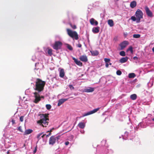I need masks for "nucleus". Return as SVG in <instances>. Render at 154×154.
<instances>
[{"instance_id":"680f3d73","label":"nucleus","mask_w":154,"mask_h":154,"mask_svg":"<svg viewBox=\"0 0 154 154\" xmlns=\"http://www.w3.org/2000/svg\"><path fill=\"white\" fill-rule=\"evenodd\" d=\"M25 144H23V146L22 147H21L20 148H24V149H25L26 147H25Z\"/></svg>"},{"instance_id":"774afa93","label":"nucleus","mask_w":154,"mask_h":154,"mask_svg":"<svg viewBox=\"0 0 154 154\" xmlns=\"http://www.w3.org/2000/svg\"><path fill=\"white\" fill-rule=\"evenodd\" d=\"M152 120L154 122V118L152 119Z\"/></svg>"},{"instance_id":"a211bd4d","label":"nucleus","mask_w":154,"mask_h":154,"mask_svg":"<svg viewBox=\"0 0 154 154\" xmlns=\"http://www.w3.org/2000/svg\"><path fill=\"white\" fill-rule=\"evenodd\" d=\"M91 24L93 26H97L98 24V22L96 20H90Z\"/></svg>"},{"instance_id":"1a4fd4ad","label":"nucleus","mask_w":154,"mask_h":154,"mask_svg":"<svg viewBox=\"0 0 154 154\" xmlns=\"http://www.w3.org/2000/svg\"><path fill=\"white\" fill-rule=\"evenodd\" d=\"M145 9L146 13L147 16L149 17H152L153 16L152 12L149 10V8L146 6L145 8Z\"/></svg>"},{"instance_id":"2eb2a0df","label":"nucleus","mask_w":154,"mask_h":154,"mask_svg":"<svg viewBox=\"0 0 154 154\" xmlns=\"http://www.w3.org/2000/svg\"><path fill=\"white\" fill-rule=\"evenodd\" d=\"M100 28L98 26L94 27L92 28V31L94 33H97L100 31Z\"/></svg>"},{"instance_id":"49530a36","label":"nucleus","mask_w":154,"mask_h":154,"mask_svg":"<svg viewBox=\"0 0 154 154\" xmlns=\"http://www.w3.org/2000/svg\"><path fill=\"white\" fill-rule=\"evenodd\" d=\"M36 59V57L35 56H32V60L33 61H35Z\"/></svg>"},{"instance_id":"bf43d9fd","label":"nucleus","mask_w":154,"mask_h":154,"mask_svg":"<svg viewBox=\"0 0 154 154\" xmlns=\"http://www.w3.org/2000/svg\"><path fill=\"white\" fill-rule=\"evenodd\" d=\"M109 65V64L108 63H106L105 66L106 68H108V67Z\"/></svg>"},{"instance_id":"9d476101","label":"nucleus","mask_w":154,"mask_h":154,"mask_svg":"<svg viewBox=\"0 0 154 154\" xmlns=\"http://www.w3.org/2000/svg\"><path fill=\"white\" fill-rule=\"evenodd\" d=\"M129 44L128 42L127 41H124L120 44V46L121 47V49L122 50L125 48L127 45Z\"/></svg>"},{"instance_id":"a878e982","label":"nucleus","mask_w":154,"mask_h":154,"mask_svg":"<svg viewBox=\"0 0 154 154\" xmlns=\"http://www.w3.org/2000/svg\"><path fill=\"white\" fill-rule=\"evenodd\" d=\"M128 133L127 132H125L124 135H122V138L124 140H126L127 139V137L128 136Z\"/></svg>"},{"instance_id":"0eeeda50","label":"nucleus","mask_w":154,"mask_h":154,"mask_svg":"<svg viewBox=\"0 0 154 154\" xmlns=\"http://www.w3.org/2000/svg\"><path fill=\"white\" fill-rule=\"evenodd\" d=\"M58 139V137H55L54 136H52L50 138L49 140V144L53 145L55 142L56 140Z\"/></svg>"},{"instance_id":"052dcab7","label":"nucleus","mask_w":154,"mask_h":154,"mask_svg":"<svg viewBox=\"0 0 154 154\" xmlns=\"http://www.w3.org/2000/svg\"><path fill=\"white\" fill-rule=\"evenodd\" d=\"M92 10L91 9L88 10L87 11H88V14H89L90 13V12H91Z\"/></svg>"},{"instance_id":"bb28decb","label":"nucleus","mask_w":154,"mask_h":154,"mask_svg":"<svg viewBox=\"0 0 154 154\" xmlns=\"http://www.w3.org/2000/svg\"><path fill=\"white\" fill-rule=\"evenodd\" d=\"M42 136H43V141L46 142L47 141L48 138L49 137L48 135L44 134L43 135H42Z\"/></svg>"},{"instance_id":"2f4dec72","label":"nucleus","mask_w":154,"mask_h":154,"mask_svg":"<svg viewBox=\"0 0 154 154\" xmlns=\"http://www.w3.org/2000/svg\"><path fill=\"white\" fill-rule=\"evenodd\" d=\"M129 51H130L131 53H133V48L132 46H130L129 48L127 50V51L128 52Z\"/></svg>"},{"instance_id":"8fccbe9b","label":"nucleus","mask_w":154,"mask_h":154,"mask_svg":"<svg viewBox=\"0 0 154 154\" xmlns=\"http://www.w3.org/2000/svg\"><path fill=\"white\" fill-rule=\"evenodd\" d=\"M108 150L109 151L108 152L109 153H112L113 152V150L112 149H110L109 150L108 149Z\"/></svg>"},{"instance_id":"4c0bfd02","label":"nucleus","mask_w":154,"mask_h":154,"mask_svg":"<svg viewBox=\"0 0 154 154\" xmlns=\"http://www.w3.org/2000/svg\"><path fill=\"white\" fill-rule=\"evenodd\" d=\"M69 24L70 25V26L71 27L74 29H76V25H72L71 23H69Z\"/></svg>"},{"instance_id":"4d7b16f0","label":"nucleus","mask_w":154,"mask_h":154,"mask_svg":"<svg viewBox=\"0 0 154 154\" xmlns=\"http://www.w3.org/2000/svg\"><path fill=\"white\" fill-rule=\"evenodd\" d=\"M36 151H37V148H36V147H35L34 150L33 151V153L34 154L36 152Z\"/></svg>"},{"instance_id":"69168bd1","label":"nucleus","mask_w":154,"mask_h":154,"mask_svg":"<svg viewBox=\"0 0 154 154\" xmlns=\"http://www.w3.org/2000/svg\"><path fill=\"white\" fill-rule=\"evenodd\" d=\"M102 142H103V143H106V140H103L102 141Z\"/></svg>"},{"instance_id":"a18cd8bd","label":"nucleus","mask_w":154,"mask_h":154,"mask_svg":"<svg viewBox=\"0 0 154 154\" xmlns=\"http://www.w3.org/2000/svg\"><path fill=\"white\" fill-rule=\"evenodd\" d=\"M69 87L71 90H73L74 89V87L72 85H69Z\"/></svg>"},{"instance_id":"6e6552de","label":"nucleus","mask_w":154,"mask_h":154,"mask_svg":"<svg viewBox=\"0 0 154 154\" xmlns=\"http://www.w3.org/2000/svg\"><path fill=\"white\" fill-rule=\"evenodd\" d=\"M148 122H148L147 123H146V122H140L139 123V125H140L141 128H145L147 126L150 125V123L151 122V120H148Z\"/></svg>"},{"instance_id":"4468645a","label":"nucleus","mask_w":154,"mask_h":154,"mask_svg":"<svg viewBox=\"0 0 154 154\" xmlns=\"http://www.w3.org/2000/svg\"><path fill=\"white\" fill-rule=\"evenodd\" d=\"M72 59L74 60L75 63L78 65L80 66H82V63L80 61L78 60L74 57H72Z\"/></svg>"},{"instance_id":"a19ab883","label":"nucleus","mask_w":154,"mask_h":154,"mask_svg":"<svg viewBox=\"0 0 154 154\" xmlns=\"http://www.w3.org/2000/svg\"><path fill=\"white\" fill-rule=\"evenodd\" d=\"M122 72L121 71L118 70L116 72V74L119 75H120L122 74Z\"/></svg>"},{"instance_id":"f704fd0d","label":"nucleus","mask_w":154,"mask_h":154,"mask_svg":"<svg viewBox=\"0 0 154 154\" xmlns=\"http://www.w3.org/2000/svg\"><path fill=\"white\" fill-rule=\"evenodd\" d=\"M140 34H134L133 35V37L134 38H139L140 37Z\"/></svg>"},{"instance_id":"c9c22d12","label":"nucleus","mask_w":154,"mask_h":154,"mask_svg":"<svg viewBox=\"0 0 154 154\" xmlns=\"http://www.w3.org/2000/svg\"><path fill=\"white\" fill-rule=\"evenodd\" d=\"M67 47L69 50L70 51H72V46L69 44H67Z\"/></svg>"},{"instance_id":"603ef678","label":"nucleus","mask_w":154,"mask_h":154,"mask_svg":"<svg viewBox=\"0 0 154 154\" xmlns=\"http://www.w3.org/2000/svg\"><path fill=\"white\" fill-rule=\"evenodd\" d=\"M131 19H137L135 16H132L131 18Z\"/></svg>"},{"instance_id":"c85d7f7f","label":"nucleus","mask_w":154,"mask_h":154,"mask_svg":"<svg viewBox=\"0 0 154 154\" xmlns=\"http://www.w3.org/2000/svg\"><path fill=\"white\" fill-rule=\"evenodd\" d=\"M108 23L110 27H112L114 25L113 22L112 20H108Z\"/></svg>"},{"instance_id":"9b49d317","label":"nucleus","mask_w":154,"mask_h":154,"mask_svg":"<svg viewBox=\"0 0 154 154\" xmlns=\"http://www.w3.org/2000/svg\"><path fill=\"white\" fill-rule=\"evenodd\" d=\"M35 69L38 70L41 69L43 67V65L41 63H37L35 64Z\"/></svg>"},{"instance_id":"423d86ee","label":"nucleus","mask_w":154,"mask_h":154,"mask_svg":"<svg viewBox=\"0 0 154 154\" xmlns=\"http://www.w3.org/2000/svg\"><path fill=\"white\" fill-rule=\"evenodd\" d=\"M100 109V108H98L94 109L93 110L87 112L86 113H84L82 115V117H84L91 114H94L97 112Z\"/></svg>"},{"instance_id":"c756f323","label":"nucleus","mask_w":154,"mask_h":154,"mask_svg":"<svg viewBox=\"0 0 154 154\" xmlns=\"http://www.w3.org/2000/svg\"><path fill=\"white\" fill-rule=\"evenodd\" d=\"M136 76L135 74L133 73H130L128 74V77L129 78H134Z\"/></svg>"},{"instance_id":"72a5a7b5","label":"nucleus","mask_w":154,"mask_h":154,"mask_svg":"<svg viewBox=\"0 0 154 154\" xmlns=\"http://www.w3.org/2000/svg\"><path fill=\"white\" fill-rule=\"evenodd\" d=\"M120 55L122 56H125V52L124 51H121L119 53Z\"/></svg>"},{"instance_id":"cd10ccee","label":"nucleus","mask_w":154,"mask_h":154,"mask_svg":"<svg viewBox=\"0 0 154 154\" xmlns=\"http://www.w3.org/2000/svg\"><path fill=\"white\" fill-rule=\"evenodd\" d=\"M46 51L49 55L51 56L52 54V50L51 49L48 48L46 49Z\"/></svg>"},{"instance_id":"79ce46f5","label":"nucleus","mask_w":154,"mask_h":154,"mask_svg":"<svg viewBox=\"0 0 154 154\" xmlns=\"http://www.w3.org/2000/svg\"><path fill=\"white\" fill-rule=\"evenodd\" d=\"M74 138V136L73 135H71L69 137V138L70 139V140L72 141H73Z\"/></svg>"},{"instance_id":"e2e57ef3","label":"nucleus","mask_w":154,"mask_h":154,"mask_svg":"<svg viewBox=\"0 0 154 154\" xmlns=\"http://www.w3.org/2000/svg\"><path fill=\"white\" fill-rule=\"evenodd\" d=\"M80 132L82 134H84L85 132V131L84 130H81L80 131Z\"/></svg>"},{"instance_id":"5fc2aeb1","label":"nucleus","mask_w":154,"mask_h":154,"mask_svg":"<svg viewBox=\"0 0 154 154\" xmlns=\"http://www.w3.org/2000/svg\"><path fill=\"white\" fill-rule=\"evenodd\" d=\"M133 58L135 60H138V57L136 56L134 57Z\"/></svg>"},{"instance_id":"b1692460","label":"nucleus","mask_w":154,"mask_h":154,"mask_svg":"<svg viewBox=\"0 0 154 154\" xmlns=\"http://www.w3.org/2000/svg\"><path fill=\"white\" fill-rule=\"evenodd\" d=\"M78 126L80 128L83 129L85 127V124L83 122H80L78 125Z\"/></svg>"},{"instance_id":"20e7f679","label":"nucleus","mask_w":154,"mask_h":154,"mask_svg":"<svg viewBox=\"0 0 154 154\" xmlns=\"http://www.w3.org/2000/svg\"><path fill=\"white\" fill-rule=\"evenodd\" d=\"M135 15L137 19H140L143 18V14L140 10L138 9L136 12Z\"/></svg>"},{"instance_id":"f03ea898","label":"nucleus","mask_w":154,"mask_h":154,"mask_svg":"<svg viewBox=\"0 0 154 154\" xmlns=\"http://www.w3.org/2000/svg\"><path fill=\"white\" fill-rule=\"evenodd\" d=\"M40 117L41 119L37 121V123L43 127H46L48 125L49 119L47 116L43 114H40Z\"/></svg>"},{"instance_id":"de8ad7c7","label":"nucleus","mask_w":154,"mask_h":154,"mask_svg":"<svg viewBox=\"0 0 154 154\" xmlns=\"http://www.w3.org/2000/svg\"><path fill=\"white\" fill-rule=\"evenodd\" d=\"M23 116H21L20 117V119L21 122H23Z\"/></svg>"},{"instance_id":"f257e3e1","label":"nucleus","mask_w":154,"mask_h":154,"mask_svg":"<svg viewBox=\"0 0 154 154\" xmlns=\"http://www.w3.org/2000/svg\"><path fill=\"white\" fill-rule=\"evenodd\" d=\"M45 82L42 81L39 79H37L35 81V86L34 89L38 92H35L33 93L34 96L35 98L34 102L35 103H38L41 100V97L39 93L40 92L44 89V87L45 85Z\"/></svg>"},{"instance_id":"ddd939ff","label":"nucleus","mask_w":154,"mask_h":154,"mask_svg":"<svg viewBox=\"0 0 154 154\" xmlns=\"http://www.w3.org/2000/svg\"><path fill=\"white\" fill-rule=\"evenodd\" d=\"M69 98L66 99H61L59 100L58 101L57 106H60L62 104L64 103L65 101L67 100Z\"/></svg>"},{"instance_id":"ea45409f","label":"nucleus","mask_w":154,"mask_h":154,"mask_svg":"<svg viewBox=\"0 0 154 154\" xmlns=\"http://www.w3.org/2000/svg\"><path fill=\"white\" fill-rule=\"evenodd\" d=\"M46 108L48 109H50L51 108V106L50 104H47V105H46Z\"/></svg>"},{"instance_id":"473e14b6","label":"nucleus","mask_w":154,"mask_h":154,"mask_svg":"<svg viewBox=\"0 0 154 154\" xmlns=\"http://www.w3.org/2000/svg\"><path fill=\"white\" fill-rule=\"evenodd\" d=\"M100 17L101 18L103 19H105V15L104 12L100 14Z\"/></svg>"},{"instance_id":"4be33fe9","label":"nucleus","mask_w":154,"mask_h":154,"mask_svg":"<svg viewBox=\"0 0 154 154\" xmlns=\"http://www.w3.org/2000/svg\"><path fill=\"white\" fill-rule=\"evenodd\" d=\"M137 5V2L135 1H133L131 2L130 6L131 8L135 7Z\"/></svg>"},{"instance_id":"f8f14e48","label":"nucleus","mask_w":154,"mask_h":154,"mask_svg":"<svg viewBox=\"0 0 154 154\" xmlns=\"http://www.w3.org/2000/svg\"><path fill=\"white\" fill-rule=\"evenodd\" d=\"M79 59L81 61L84 62H87L88 60L87 57L86 55L80 56L79 57Z\"/></svg>"},{"instance_id":"6ab92c4d","label":"nucleus","mask_w":154,"mask_h":154,"mask_svg":"<svg viewBox=\"0 0 154 154\" xmlns=\"http://www.w3.org/2000/svg\"><path fill=\"white\" fill-rule=\"evenodd\" d=\"M91 55L93 56H96L99 54V52L97 51H90Z\"/></svg>"},{"instance_id":"13d9d810","label":"nucleus","mask_w":154,"mask_h":154,"mask_svg":"<svg viewBox=\"0 0 154 154\" xmlns=\"http://www.w3.org/2000/svg\"><path fill=\"white\" fill-rule=\"evenodd\" d=\"M69 144V142L68 141H66L65 143V144L67 146Z\"/></svg>"},{"instance_id":"3c124183","label":"nucleus","mask_w":154,"mask_h":154,"mask_svg":"<svg viewBox=\"0 0 154 154\" xmlns=\"http://www.w3.org/2000/svg\"><path fill=\"white\" fill-rule=\"evenodd\" d=\"M11 122H12V125H14L15 123V120L13 119H12L11 120Z\"/></svg>"},{"instance_id":"dca6fc26","label":"nucleus","mask_w":154,"mask_h":154,"mask_svg":"<svg viewBox=\"0 0 154 154\" xmlns=\"http://www.w3.org/2000/svg\"><path fill=\"white\" fill-rule=\"evenodd\" d=\"M94 90V88L89 87L88 88H85L84 89V91L86 92H92Z\"/></svg>"},{"instance_id":"f3484780","label":"nucleus","mask_w":154,"mask_h":154,"mask_svg":"<svg viewBox=\"0 0 154 154\" xmlns=\"http://www.w3.org/2000/svg\"><path fill=\"white\" fill-rule=\"evenodd\" d=\"M128 59V57H122L120 60V62L122 63H125L127 61Z\"/></svg>"},{"instance_id":"09e8293b","label":"nucleus","mask_w":154,"mask_h":154,"mask_svg":"<svg viewBox=\"0 0 154 154\" xmlns=\"http://www.w3.org/2000/svg\"><path fill=\"white\" fill-rule=\"evenodd\" d=\"M13 146H14V147L15 148V150H16V148L17 147V146L16 145V144L15 143H14L13 144Z\"/></svg>"},{"instance_id":"412c9836","label":"nucleus","mask_w":154,"mask_h":154,"mask_svg":"<svg viewBox=\"0 0 154 154\" xmlns=\"http://www.w3.org/2000/svg\"><path fill=\"white\" fill-rule=\"evenodd\" d=\"M33 131V130L32 129H28L25 130V132H24V135H26L29 134L31 133H32Z\"/></svg>"},{"instance_id":"0e129e2a","label":"nucleus","mask_w":154,"mask_h":154,"mask_svg":"<svg viewBox=\"0 0 154 154\" xmlns=\"http://www.w3.org/2000/svg\"><path fill=\"white\" fill-rule=\"evenodd\" d=\"M51 134V132L49 133L48 134H47V135H48V137H49L50 136Z\"/></svg>"},{"instance_id":"864d4df0","label":"nucleus","mask_w":154,"mask_h":154,"mask_svg":"<svg viewBox=\"0 0 154 154\" xmlns=\"http://www.w3.org/2000/svg\"><path fill=\"white\" fill-rule=\"evenodd\" d=\"M134 21H136L137 23H139L140 22V20H132Z\"/></svg>"},{"instance_id":"393cba45","label":"nucleus","mask_w":154,"mask_h":154,"mask_svg":"<svg viewBox=\"0 0 154 154\" xmlns=\"http://www.w3.org/2000/svg\"><path fill=\"white\" fill-rule=\"evenodd\" d=\"M131 99L133 100H134L136 99L137 98V95L135 94H133L131 95L130 96Z\"/></svg>"},{"instance_id":"7c9ffc66","label":"nucleus","mask_w":154,"mask_h":154,"mask_svg":"<svg viewBox=\"0 0 154 154\" xmlns=\"http://www.w3.org/2000/svg\"><path fill=\"white\" fill-rule=\"evenodd\" d=\"M43 134H44L43 133H39L37 135V138L38 140L41 139V137H42L43 138V136H42V135H43Z\"/></svg>"},{"instance_id":"6e6d98bb","label":"nucleus","mask_w":154,"mask_h":154,"mask_svg":"<svg viewBox=\"0 0 154 154\" xmlns=\"http://www.w3.org/2000/svg\"><path fill=\"white\" fill-rule=\"evenodd\" d=\"M77 46L79 48H81L82 47V45L80 44L79 43L77 44Z\"/></svg>"},{"instance_id":"338daca9","label":"nucleus","mask_w":154,"mask_h":154,"mask_svg":"<svg viewBox=\"0 0 154 154\" xmlns=\"http://www.w3.org/2000/svg\"><path fill=\"white\" fill-rule=\"evenodd\" d=\"M152 50L153 52H154V47L152 48Z\"/></svg>"},{"instance_id":"5701e85b","label":"nucleus","mask_w":154,"mask_h":154,"mask_svg":"<svg viewBox=\"0 0 154 154\" xmlns=\"http://www.w3.org/2000/svg\"><path fill=\"white\" fill-rule=\"evenodd\" d=\"M101 2L99 1H97L93 3L92 4V6L93 7L98 6L100 4Z\"/></svg>"},{"instance_id":"37998d69","label":"nucleus","mask_w":154,"mask_h":154,"mask_svg":"<svg viewBox=\"0 0 154 154\" xmlns=\"http://www.w3.org/2000/svg\"><path fill=\"white\" fill-rule=\"evenodd\" d=\"M17 130L18 131H20V132H23V130L22 129V128H21V126H20L18 128Z\"/></svg>"},{"instance_id":"58836bf2","label":"nucleus","mask_w":154,"mask_h":154,"mask_svg":"<svg viewBox=\"0 0 154 154\" xmlns=\"http://www.w3.org/2000/svg\"><path fill=\"white\" fill-rule=\"evenodd\" d=\"M104 60L106 63H109L110 61V59L108 58H105L104 59Z\"/></svg>"},{"instance_id":"7ed1b4c3","label":"nucleus","mask_w":154,"mask_h":154,"mask_svg":"<svg viewBox=\"0 0 154 154\" xmlns=\"http://www.w3.org/2000/svg\"><path fill=\"white\" fill-rule=\"evenodd\" d=\"M67 31L68 35L72 38H75V40L78 39V35L76 31H72L70 29H67Z\"/></svg>"},{"instance_id":"aec40b11","label":"nucleus","mask_w":154,"mask_h":154,"mask_svg":"<svg viewBox=\"0 0 154 154\" xmlns=\"http://www.w3.org/2000/svg\"><path fill=\"white\" fill-rule=\"evenodd\" d=\"M60 76L61 78H63L65 75V72L64 69H60L59 73Z\"/></svg>"},{"instance_id":"c03bdc74","label":"nucleus","mask_w":154,"mask_h":154,"mask_svg":"<svg viewBox=\"0 0 154 154\" xmlns=\"http://www.w3.org/2000/svg\"><path fill=\"white\" fill-rule=\"evenodd\" d=\"M70 15L72 16V18L73 19L76 18V16H74L73 14H70Z\"/></svg>"},{"instance_id":"e433bc0d","label":"nucleus","mask_w":154,"mask_h":154,"mask_svg":"<svg viewBox=\"0 0 154 154\" xmlns=\"http://www.w3.org/2000/svg\"><path fill=\"white\" fill-rule=\"evenodd\" d=\"M141 128H140V125H139V124L138 125L136 126L135 128H134V129L135 130H138V129H140Z\"/></svg>"},{"instance_id":"39448f33","label":"nucleus","mask_w":154,"mask_h":154,"mask_svg":"<svg viewBox=\"0 0 154 154\" xmlns=\"http://www.w3.org/2000/svg\"><path fill=\"white\" fill-rule=\"evenodd\" d=\"M62 45L61 42L59 41H56L53 46V48L55 50H58L60 48Z\"/></svg>"}]
</instances>
